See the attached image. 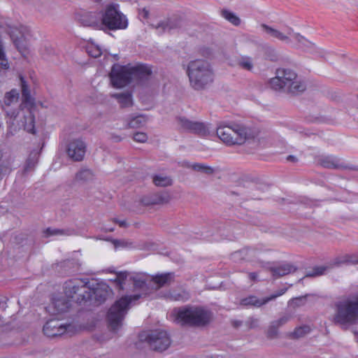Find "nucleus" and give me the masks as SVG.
<instances>
[{"mask_svg": "<svg viewBox=\"0 0 358 358\" xmlns=\"http://www.w3.org/2000/svg\"><path fill=\"white\" fill-rule=\"evenodd\" d=\"M151 73V68L145 64L122 66L115 64L112 67L110 78L114 87L121 88L131 82H141L146 80Z\"/></svg>", "mask_w": 358, "mask_h": 358, "instance_id": "1", "label": "nucleus"}, {"mask_svg": "<svg viewBox=\"0 0 358 358\" xmlns=\"http://www.w3.org/2000/svg\"><path fill=\"white\" fill-rule=\"evenodd\" d=\"M111 96L116 99L122 108L130 107L133 105L131 94L129 92L115 93Z\"/></svg>", "mask_w": 358, "mask_h": 358, "instance_id": "27", "label": "nucleus"}, {"mask_svg": "<svg viewBox=\"0 0 358 358\" xmlns=\"http://www.w3.org/2000/svg\"><path fill=\"white\" fill-rule=\"evenodd\" d=\"M328 268V266H324L315 267L313 271L306 274V277H315L323 275Z\"/></svg>", "mask_w": 358, "mask_h": 358, "instance_id": "42", "label": "nucleus"}, {"mask_svg": "<svg viewBox=\"0 0 358 358\" xmlns=\"http://www.w3.org/2000/svg\"><path fill=\"white\" fill-rule=\"evenodd\" d=\"M278 328L273 327V323L271 324V326L270 327V329L268 330V336L271 338H273L276 334V330Z\"/></svg>", "mask_w": 358, "mask_h": 358, "instance_id": "52", "label": "nucleus"}, {"mask_svg": "<svg viewBox=\"0 0 358 358\" xmlns=\"http://www.w3.org/2000/svg\"><path fill=\"white\" fill-rule=\"evenodd\" d=\"M94 295L96 301L99 302L104 301L109 296L108 287L103 286L102 287H96L92 289V296Z\"/></svg>", "mask_w": 358, "mask_h": 358, "instance_id": "32", "label": "nucleus"}, {"mask_svg": "<svg viewBox=\"0 0 358 358\" xmlns=\"http://www.w3.org/2000/svg\"><path fill=\"white\" fill-rule=\"evenodd\" d=\"M38 152H32L27 161L26 169L33 168L38 161Z\"/></svg>", "mask_w": 358, "mask_h": 358, "instance_id": "44", "label": "nucleus"}, {"mask_svg": "<svg viewBox=\"0 0 358 358\" xmlns=\"http://www.w3.org/2000/svg\"><path fill=\"white\" fill-rule=\"evenodd\" d=\"M85 49L87 54L94 58L99 57L102 54L101 48L93 41L87 42Z\"/></svg>", "mask_w": 358, "mask_h": 358, "instance_id": "34", "label": "nucleus"}, {"mask_svg": "<svg viewBox=\"0 0 358 358\" xmlns=\"http://www.w3.org/2000/svg\"><path fill=\"white\" fill-rule=\"evenodd\" d=\"M287 159L288 161H291V162H296V157L293 155H289L287 157Z\"/></svg>", "mask_w": 358, "mask_h": 358, "instance_id": "55", "label": "nucleus"}, {"mask_svg": "<svg viewBox=\"0 0 358 358\" xmlns=\"http://www.w3.org/2000/svg\"><path fill=\"white\" fill-rule=\"evenodd\" d=\"M286 292V289H282L275 294H273L269 297L264 298L262 299H258L255 296H249L243 299L241 301V304L245 306H252L255 307H260L261 306L268 303V301L275 299L279 296L282 295Z\"/></svg>", "mask_w": 358, "mask_h": 358, "instance_id": "18", "label": "nucleus"}, {"mask_svg": "<svg viewBox=\"0 0 358 358\" xmlns=\"http://www.w3.org/2000/svg\"><path fill=\"white\" fill-rule=\"evenodd\" d=\"M87 279H72L64 284V293L68 298L80 303L92 298V289Z\"/></svg>", "mask_w": 358, "mask_h": 358, "instance_id": "7", "label": "nucleus"}, {"mask_svg": "<svg viewBox=\"0 0 358 358\" xmlns=\"http://www.w3.org/2000/svg\"><path fill=\"white\" fill-rule=\"evenodd\" d=\"M175 321L181 325L201 327L208 324L211 319V313L201 306H182L173 310Z\"/></svg>", "mask_w": 358, "mask_h": 358, "instance_id": "4", "label": "nucleus"}, {"mask_svg": "<svg viewBox=\"0 0 358 358\" xmlns=\"http://www.w3.org/2000/svg\"><path fill=\"white\" fill-rule=\"evenodd\" d=\"M358 264V253L345 254L336 257L331 263V266H339L343 264L350 265Z\"/></svg>", "mask_w": 358, "mask_h": 358, "instance_id": "22", "label": "nucleus"}, {"mask_svg": "<svg viewBox=\"0 0 358 358\" xmlns=\"http://www.w3.org/2000/svg\"><path fill=\"white\" fill-rule=\"evenodd\" d=\"M152 181L158 187H167L172 184L171 178L164 174L155 175L152 178Z\"/></svg>", "mask_w": 358, "mask_h": 358, "instance_id": "33", "label": "nucleus"}, {"mask_svg": "<svg viewBox=\"0 0 358 358\" xmlns=\"http://www.w3.org/2000/svg\"><path fill=\"white\" fill-rule=\"evenodd\" d=\"M192 168L194 171H201L206 174H212L214 172V169L204 164L196 163L192 165Z\"/></svg>", "mask_w": 358, "mask_h": 358, "instance_id": "38", "label": "nucleus"}, {"mask_svg": "<svg viewBox=\"0 0 358 358\" xmlns=\"http://www.w3.org/2000/svg\"><path fill=\"white\" fill-rule=\"evenodd\" d=\"M106 230H107V231H113V228H111V229H106Z\"/></svg>", "mask_w": 358, "mask_h": 358, "instance_id": "58", "label": "nucleus"}, {"mask_svg": "<svg viewBox=\"0 0 358 358\" xmlns=\"http://www.w3.org/2000/svg\"><path fill=\"white\" fill-rule=\"evenodd\" d=\"M217 137L226 145H241L246 140L254 138L257 132L244 125L232 124L231 125L220 122L217 127Z\"/></svg>", "mask_w": 358, "mask_h": 358, "instance_id": "3", "label": "nucleus"}, {"mask_svg": "<svg viewBox=\"0 0 358 358\" xmlns=\"http://www.w3.org/2000/svg\"><path fill=\"white\" fill-rule=\"evenodd\" d=\"M20 94L16 89L5 93L1 101V107L6 114L15 119L20 110L22 103L20 101Z\"/></svg>", "mask_w": 358, "mask_h": 358, "instance_id": "10", "label": "nucleus"}, {"mask_svg": "<svg viewBox=\"0 0 358 358\" xmlns=\"http://www.w3.org/2000/svg\"><path fill=\"white\" fill-rule=\"evenodd\" d=\"M113 139H114V141H116V142L120 141L121 140V139H120V137L117 136H114V137H113Z\"/></svg>", "mask_w": 358, "mask_h": 358, "instance_id": "57", "label": "nucleus"}, {"mask_svg": "<svg viewBox=\"0 0 358 358\" xmlns=\"http://www.w3.org/2000/svg\"><path fill=\"white\" fill-rule=\"evenodd\" d=\"M296 271L294 265L289 263H285L278 266L272 267L271 271L275 278H280L285 275L292 273Z\"/></svg>", "mask_w": 358, "mask_h": 358, "instance_id": "23", "label": "nucleus"}, {"mask_svg": "<svg viewBox=\"0 0 358 358\" xmlns=\"http://www.w3.org/2000/svg\"><path fill=\"white\" fill-rule=\"evenodd\" d=\"M3 28V26L0 24V29Z\"/></svg>", "mask_w": 358, "mask_h": 358, "instance_id": "59", "label": "nucleus"}, {"mask_svg": "<svg viewBox=\"0 0 358 358\" xmlns=\"http://www.w3.org/2000/svg\"><path fill=\"white\" fill-rule=\"evenodd\" d=\"M141 297V294L124 296L115 301L108 313V320L112 330L117 331L121 327L129 306Z\"/></svg>", "mask_w": 358, "mask_h": 358, "instance_id": "5", "label": "nucleus"}, {"mask_svg": "<svg viewBox=\"0 0 358 358\" xmlns=\"http://www.w3.org/2000/svg\"><path fill=\"white\" fill-rule=\"evenodd\" d=\"M187 73L191 87L201 90L210 85L214 80V73L210 64L203 59H196L188 64Z\"/></svg>", "mask_w": 358, "mask_h": 358, "instance_id": "2", "label": "nucleus"}, {"mask_svg": "<svg viewBox=\"0 0 358 358\" xmlns=\"http://www.w3.org/2000/svg\"><path fill=\"white\" fill-rule=\"evenodd\" d=\"M173 278V273H168L162 275H157L152 278V282L161 287L166 284H169Z\"/></svg>", "mask_w": 358, "mask_h": 358, "instance_id": "31", "label": "nucleus"}, {"mask_svg": "<svg viewBox=\"0 0 358 358\" xmlns=\"http://www.w3.org/2000/svg\"><path fill=\"white\" fill-rule=\"evenodd\" d=\"M133 139L138 143H145L148 140V136L144 132H136L134 134Z\"/></svg>", "mask_w": 358, "mask_h": 358, "instance_id": "46", "label": "nucleus"}, {"mask_svg": "<svg viewBox=\"0 0 358 358\" xmlns=\"http://www.w3.org/2000/svg\"><path fill=\"white\" fill-rule=\"evenodd\" d=\"M138 15L141 19H147L149 16V10L146 8H143L139 11Z\"/></svg>", "mask_w": 358, "mask_h": 358, "instance_id": "50", "label": "nucleus"}, {"mask_svg": "<svg viewBox=\"0 0 358 358\" xmlns=\"http://www.w3.org/2000/svg\"><path fill=\"white\" fill-rule=\"evenodd\" d=\"M291 318V316L289 315H285L282 316L280 319L275 320L273 322V327L279 328L280 327L286 324Z\"/></svg>", "mask_w": 358, "mask_h": 358, "instance_id": "45", "label": "nucleus"}, {"mask_svg": "<svg viewBox=\"0 0 358 358\" xmlns=\"http://www.w3.org/2000/svg\"><path fill=\"white\" fill-rule=\"evenodd\" d=\"M139 338L141 341L146 342L150 348L155 351H164L171 343L167 333L162 330L143 332L140 334Z\"/></svg>", "mask_w": 358, "mask_h": 358, "instance_id": "8", "label": "nucleus"}, {"mask_svg": "<svg viewBox=\"0 0 358 358\" xmlns=\"http://www.w3.org/2000/svg\"><path fill=\"white\" fill-rule=\"evenodd\" d=\"M113 244L114 245L115 248H120V247H124L127 245V243L125 241L123 240H115L113 239L111 241Z\"/></svg>", "mask_w": 358, "mask_h": 358, "instance_id": "49", "label": "nucleus"}, {"mask_svg": "<svg viewBox=\"0 0 358 358\" xmlns=\"http://www.w3.org/2000/svg\"><path fill=\"white\" fill-rule=\"evenodd\" d=\"M94 179V173L87 169H82L78 171L75 176V180L80 182H86Z\"/></svg>", "mask_w": 358, "mask_h": 358, "instance_id": "30", "label": "nucleus"}, {"mask_svg": "<svg viewBox=\"0 0 358 358\" xmlns=\"http://www.w3.org/2000/svg\"><path fill=\"white\" fill-rule=\"evenodd\" d=\"M163 297L170 301H185L189 299V294L187 291L182 289H173L164 293Z\"/></svg>", "mask_w": 358, "mask_h": 358, "instance_id": "24", "label": "nucleus"}, {"mask_svg": "<svg viewBox=\"0 0 358 358\" xmlns=\"http://www.w3.org/2000/svg\"><path fill=\"white\" fill-rule=\"evenodd\" d=\"M170 201V196L167 193H159L145 196L141 203L145 206L160 205L167 203Z\"/></svg>", "mask_w": 358, "mask_h": 358, "instance_id": "19", "label": "nucleus"}, {"mask_svg": "<svg viewBox=\"0 0 358 358\" xmlns=\"http://www.w3.org/2000/svg\"><path fill=\"white\" fill-rule=\"evenodd\" d=\"M222 16L224 19H226L227 21H229V22H231L232 24H234L235 26H238L241 23L240 18L238 16H236L234 13H232L229 10H222Z\"/></svg>", "mask_w": 358, "mask_h": 358, "instance_id": "36", "label": "nucleus"}, {"mask_svg": "<svg viewBox=\"0 0 358 358\" xmlns=\"http://www.w3.org/2000/svg\"><path fill=\"white\" fill-rule=\"evenodd\" d=\"M306 89V85L304 83L296 80H292L287 87L286 92L292 94H298L303 92Z\"/></svg>", "mask_w": 358, "mask_h": 358, "instance_id": "29", "label": "nucleus"}, {"mask_svg": "<svg viewBox=\"0 0 358 358\" xmlns=\"http://www.w3.org/2000/svg\"><path fill=\"white\" fill-rule=\"evenodd\" d=\"M70 306L69 301L64 297L53 299L52 304L49 306V310L53 314H59L66 312Z\"/></svg>", "mask_w": 358, "mask_h": 358, "instance_id": "20", "label": "nucleus"}, {"mask_svg": "<svg viewBox=\"0 0 358 358\" xmlns=\"http://www.w3.org/2000/svg\"><path fill=\"white\" fill-rule=\"evenodd\" d=\"M24 130L31 134H35L34 128V117L29 113L27 117H25V124L24 125Z\"/></svg>", "mask_w": 358, "mask_h": 358, "instance_id": "37", "label": "nucleus"}, {"mask_svg": "<svg viewBox=\"0 0 358 358\" xmlns=\"http://www.w3.org/2000/svg\"><path fill=\"white\" fill-rule=\"evenodd\" d=\"M85 152L86 145L80 139L71 141L69 143L66 149V152L69 158L76 162L83 160Z\"/></svg>", "mask_w": 358, "mask_h": 358, "instance_id": "16", "label": "nucleus"}, {"mask_svg": "<svg viewBox=\"0 0 358 358\" xmlns=\"http://www.w3.org/2000/svg\"><path fill=\"white\" fill-rule=\"evenodd\" d=\"M304 299L303 297H298V298H295L292 300L293 302H297V301H302Z\"/></svg>", "mask_w": 358, "mask_h": 358, "instance_id": "56", "label": "nucleus"}, {"mask_svg": "<svg viewBox=\"0 0 358 358\" xmlns=\"http://www.w3.org/2000/svg\"><path fill=\"white\" fill-rule=\"evenodd\" d=\"M257 251L253 249L244 248L236 251L231 255V259L234 262H240L241 260H252L256 257Z\"/></svg>", "mask_w": 358, "mask_h": 358, "instance_id": "26", "label": "nucleus"}, {"mask_svg": "<svg viewBox=\"0 0 358 358\" xmlns=\"http://www.w3.org/2000/svg\"><path fill=\"white\" fill-rule=\"evenodd\" d=\"M20 86L22 92V103L26 106H31L34 104V98L31 95L29 86L27 80L20 76Z\"/></svg>", "mask_w": 358, "mask_h": 358, "instance_id": "21", "label": "nucleus"}, {"mask_svg": "<svg viewBox=\"0 0 358 358\" xmlns=\"http://www.w3.org/2000/svg\"><path fill=\"white\" fill-rule=\"evenodd\" d=\"M5 30L9 35L13 45L19 51L25 48L24 42L30 35V30L27 27L20 24H7Z\"/></svg>", "mask_w": 358, "mask_h": 358, "instance_id": "11", "label": "nucleus"}, {"mask_svg": "<svg viewBox=\"0 0 358 358\" xmlns=\"http://www.w3.org/2000/svg\"><path fill=\"white\" fill-rule=\"evenodd\" d=\"M178 124L185 131L192 132L200 136H208L210 134L208 124L201 122L191 121L186 117H178Z\"/></svg>", "mask_w": 358, "mask_h": 358, "instance_id": "14", "label": "nucleus"}, {"mask_svg": "<svg viewBox=\"0 0 358 358\" xmlns=\"http://www.w3.org/2000/svg\"><path fill=\"white\" fill-rule=\"evenodd\" d=\"M310 331V328L307 325L299 327L295 329L292 336L293 338H299L306 335Z\"/></svg>", "mask_w": 358, "mask_h": 358, "instance_id": "39", "label": "nucleus"}, {"mask_svg": "<svg viewBox=\"0 0 358 358\" xmlns=\"http://www.w3.org/2000/svg\"><path fill=\"white\" fill-rule=\"evenodd\" d=\"M261 27L262 30L270 37L285 42L286 43H289L290 42L291 37L300 43H304L306 41L305 38L302 36H301L299 34L293 33L292 29L289 27L287 28L285 32L280 31V30L274 29L264 24H262Z\"/></svg>", "mask_w": 358, "mask_h": 358, "instance_id": "13", "label": "nucleus"}, {"mask_svg": "<svg viewBox=\"0 0 358 358\" xmlns=\"http://www.w3.org/2000/svg\"><path fill=\"white\" fill-rule=\"evenodd\" d=\"M250 328H255L257 326L258 320L254 318H250L248 321Z\"/></svg>", "mask_w": 358, "mask_h": 358, "instance_id": "51", "label": "nucleus"}, {"mask_svg": "<svg viewBox=\"0 0 358 358\" xmlns=\"http://www.w3.org/2000/svg\"><path fill=\"white\" fill-rule=\"evenodd\" d=\"M133 281L135 287L143 288L145 285V280L141 278L134 277Z\"/></svg>", "mask_w": 358, "mask_h": 358, "instance_id": "48", "label": "nucleus"}, {"mask_svg": "<svg viewBox=\"0 0 358 358\" xmlns=\"http://www.w3.org/2000/svg\"><path fill=\"white\" fill-rule=\"evenodd\" d=\"M238 64L243 69L251 71L253 68L252 59L248 57H243L238 61Z\"/></svg>", "mask_w": 358, "mask_h": 358, "instance_id": "40", "label": "nucleus"}, {"mask_svg": "<svg viewBox=\"0 0 358 358\" xmlns=\"http://www.w3.org/2000/svg\"><path fill=\"white\" fill-rule=\"evenodd\" d=\"M44 234L46 237H48L51 236L66 235L67 233L62 229L48 228L44 231Z\"/></svg>", "mask_w": 358, "mask_h": 358, "instance_id": "43", "label": "nucleus"}, {"mask_svg": "<svg viewBox=\"0 0 358 358\" xmlns=\"http://www.w3.org/2000/svg\"><path fill=\"white\" fill-rule=\"evenodd\" d=\"M103 29L110 30L122 29L127 27V20L122 13L118 10L117 5H109L103 12Z\"/></svg>", "mask_w": 358, "mask_h": 358, "instance_id": "9", "label": "nucleus"}, {"mask_svg": "<svg viewBox=\"0 0 358 358\" xmlns=\"http://www.w3.org/2000/svg\"><path fill=\"white\" fill-rule=\"evenodd\" d=\"M277 71H285L286 73V75L285 74V76H283L282 78V80H283V83H285V84H286L287 85L292 80H295V78H296V74L295 73V72H294L293 71L290 70V69H277Z\"/></svg>", "mask_w": 358, "mask_h": 358, "instance_id": "41", "label": "nucleus"}, {"mask_svg": "<svg viewBox=\"0 0 358 358\" xmlns=\"http://www.w3.org/2000/svg\"><path fill=\"white\" fill-rule=\"evenodd\" d=\"M358 321V295L353 299H347L336 304L334 322L349 326Z\"/></svg>", "mask_w": 358, "mask_h": 358, "instance_id": "6", "label": "nucleus"}, {"mask_svg": "<svg viewBox=\"0 0 358 358\" xmlns=\"http://www.w3.org/2000/svg\"><path fill=\"white\" fill-rule=\"evenodd\" d=\"M148 121L147 117L145 115H139L131 117L128 125L131 128H139L144 126Z\"/></svg>", "mask_w": 358, "mask_h": 358, "instance_id": "35", "label": "nucleus"}, {"mask_svg": "<svg viewBox=\"0 0 358 358\" xmlns=\"http://www.w3.org/2000/svg\"><path fill=\"white\" fill-rule=\"evenodd\" d=\"M178 22L175 19H166L159 22L156 26L155 29L159 33H163L164 31H170L173 29L176 28Z\"/></svg>", "mask_w": 358, "mask_h": 358, "instance_id": "28", "label": "nucleus"}, {"mask_svg": "<svg viewBox=\"0 0 358 358\" xmlns=\"http://www.w3.org/2000/svg\"><path fill=\"white\" fill-rule=\"evenodd\" d=\"M318 164L326 169H354L341 159L333 155H321L317 159Z\"/></svg>", "mask_w": 358, "mask_h": 358, "instance_id": "15", "label": "nucleus"}, {"mask_svg": "<svg viewBox=\"0 0 358 358\" xmlns=\"http://www.w3.org/2000/svg\"><path fill=\"white\" fill-rule=\"evenodd\" d=\"M275 76L271 78L269 81L270 87L275 91L286 92L287 85L283 83L282 78L286 75L285 71H276Z\"/></svg>", "mask_w": 358, "mask_h": 358, "instance_id": "25", "label": "nucleus"}, {"mask_svg": "<svg viewBox=\"0 0 358 358\" xmlns=\"http://www.w3.org/2000/svg\"><path fill=\"white\" fill-rule=\"evenodd\" d=\"M249 278L251 280H256L257 278V274L255 272L250 273Z\"/></svg>", "mask_w": 358, "mask_h": 358, "instance_id": "54", "label": "nucleus"}, {"mask_svg": "<svg viewBox=\"0 0 358 358\" xmlns=\"http://www.w3.org/2000/svg\"><path fill=\"white\" fill-rule=\"evenodd\" d=\"M114 222L120 225L121 227H127V224L125 220H119L117 219H115Z\"/></svg>", "mask_w": 358, "mask_h": 358, "instance_id": "53", "label": "nucleus"}, {"mask_svg": "<svg viewBox=\"0 0 358 358\" xmlns=\"http://www.w3.org/2000/svg\"><path fill=\"white\" fill-rule=\"evenodd\" d=\"M43 330L47 336L55 337L64 334L71 336L76 332V328L72 324H66L59 320L52 319L45 324Z\"/></svg>", "mask_w": 358, "mask_h": 358, "instance_id": "12", "label": "nucleus"}, {"mask_svg": "<svg viewBox=\"0 0 358 358\" xmlns=\"http://www.w3.org/2000/svg\"><path fill=\"white\" fill-rule=\"evenodd\" d=\"M128 276L127 272H121L117 274L115 281L120 285V288H122V285L124 284V281L127 279Z\"/></svg>", "mask_w": 358, "mask_h": 358, "instance_id": "47", "label": "nucleus"}, {"mask_svg": "<svg viewBox=\"0 0 358 358\" xmlns=\"http://www.w3.org/2000/svg\"><path fill=\"white\" fill-rule=\"evenodd\" d=\"M103 12H88L84 14L80 20L83 25L103 29Z\"/></svg>", "mask_w": 358, "mask_h": 358, "instance_id": "17", "label": "nucleus"}]
</instances>
